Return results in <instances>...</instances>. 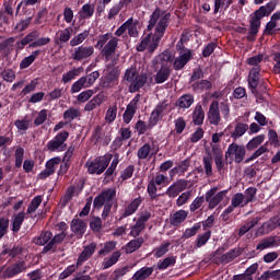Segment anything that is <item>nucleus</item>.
I'll return each instance as SVG.
<instances>
[{
	"instance_id": "f257e3e1",
	"label": "nucleus",
	"mask_w": 280,
	"mask_h": 280,
	"mask_svg": "<svg viewBox=\"0 0 280 280\" xmlns=\"http://www.w3.org/2000/svg\"><path fill=\"white\" fill-rule=\"evenodd\" d=\"M170 21H172V13L156 8L152 14L150 15L148 32H152L158 36H165V32H167V27H170Z\"/></svg>"
},
{
	"instance_id": "f03ea898",
	"label": "nucleus",
	"mask_w": 280,
	"mask_h": 280,
	"mask_svg": "<svg viewBox=\"0 0 280 280\" xmlns=\"http://www.w3.org/2000/svg\"><path fill=\"white\" fill-rule=\"evenodd\" d=\"M117 190L115 188H109L104 190L102 194L96 196L93 201V207L95 209H102L104 207L102 218L106 220L108 215H110V210L113 209V205L117 202L116 199Z\"/></svg>"
},
{
	"instance_id": "7ed1b4c3",
	"label": "nucleus",
	"mask_w": 280,
	"mask_h": 280,
	"mask_svg": "<svg viewBox=\"0 0 280 280\" xmlns=\"http://www.w3.org/2000/svg\"><path fill=\"white\" fill-rule=\"evenodd\" d=\"M124 80L130 83L129 93H137V91L145 86V83L148 82V73H139L137 67L131 66L126 70L124 74Z\"/></svg>"
},
{
	"instance_id": "20e7f679",
	"label": "nucleus",
	"mask_w": 280,
	"mask_h": 280,
	"mask_svg": "<svg viewBox=\"0 0 280 280\" xmlns=\"http://www.w3.org/2000/svg\"><path fill=\"white\" fill-rule=\"evenodd\" d=\"M51 43V38L42 37L38 31H32L28 33L22 40L16 43L18 49H23L25 45H28L31 48L36 47H45V45H49Z\"/></svg>"
},
{
	"instance_id": "39448f33",
	"label": "nucleus",
	"mask_w": 280,
	"mask_h": 280,
	"mask_svg": "<svg viewBox=\"0 0 280 280\" xmlns=\"http://www.w3.org/2000/svg\"><path fill=\"white\" fill-rule=\"evenodd\" d=\"M110 161H113V154H105L86 162L85 167H88L89 174H103L106 167L110 165Z\"/></svg>"
},
{
	"instance_id": "423d86ee",
	"label": "nucleus",
	"mask_w": 280,
	"mask_h": 280,
	"mask_svg": "<svg viewBox=\"0 0 280 280\" xmlns=\"http://www.w3.org/2000/svg\"><path fill=\"white\" fill-rule=\"evenodd\" d=\"M161 36H159L155 33H150L147 36H144L140 44L137 46V51H145L149 50L150 54H152L158 47L159 43H161Z\"/></svg>"
},
{
	"instance_id": "0eeeda50",
	"label": "nucleus",
	"mask_w": 280,
	"mask_h": 280,
	"mask_svg": "<svg viewBox=\"0 0 280 280\" xmlns=\"http://www.w3.org/2000/svg\"><path fill=\"white\" fill-rule=\"evenodd\" d=\"M69 139V131L59 132L52 140L47 143V148L50 152H65L67 150V143H65Z\"/></svg>"
},
{
	"instance_id": "6e6552de",
	"label": "nucleus",
	"mask_w": 280,
	"mask_h": 280,
	"mask_svg": "<svg viewBox=\"0 0 280 280\" xmlns=\"http://www.w3.org/2000/svg\"><path fill=\"white\" fill-rule=\"evenodd\" d=\"M160 185H170V180L166 175L156 173L155 176L149 182V185H148V194L150 198H152V200L156 198V191H158L156 186L160 187Z\"/></svg>"
},
{
	"instance_id": "1a4fd4ad",
	"label": "nucleus",
	"mask_w": 280,
	"mask_h": 280,
	"mask_svg": "<svg viewBox=\"0 0 280 280\" xmlns=\"http://www.w3.org/2000/svg\"><path fill=\"white\" fill-rule=\"evenodd\" d=\"M246 156V148L237 143H232L228 147L225 159H234L235 163H242Z\"/></svg>"
},
{
	"instance_id": "9d476101",
	"label": "nucleus",
	"mask_w": 280,
	"mask_h": 280,
	"mask_svg": "<svg viewBox=\"0 0 280 280\" xmlns=\"http://www.w3.org/2000/svg\"><path fill=\"white\" fill-rule=\"evenodd\" d=\"M224 198H226V190L218 192V187H213L206 192V202H208L209 209H215Z\"/></svg>"
},
{
	"instance_id": "9b49d317",
	"label": "nucleus",
	"mask_w": 280,
	"mask_h": 280,
	"mask_svg": "<svg viewBox=\"0 0 280 280\" xmlns=\"http://www.w3.org/2000/svg\"><path fill=\"white\" fill-rule=\"evenodd\" d=\"M93 54H95V48H93V46L81 45L73 49L71 58H72V60H75L77 62H82V60H86V59L91 58V56H93Z\"/></svg>"
},
{
	"instance_id": "f8f14e48",
	"label": "nucleus",
	"mask_w": 280,
	"mask_h": 280,
	"mask_svg": "<svg viewBox=\"0 0 280 280\" xmlns=\"http://www.w3.org/2000/svg\"><path fill=\"white\" fill-rule=\"evenodd\" d=\"M119 68L108 65L106 70H105V77L103 79V85L108 89L110 86H113V84H115V82H117V80H119Z\"/></svg>"
},
{
	"instance_id": "ddd939ff",
	"label": "nucleus",
	"mask_w": 280,
	"mask_h": 280,
	"mask_svg": "<svg viewBox=\"0 0 280 280\" xmlns=\"http://www.w3.org/2000/svg\"><path fill=\"white\" fill-rule=\"evenodd\" d=\"M208 120L211 126H220V121H222V117L220 116V102L213 101L210 104Z\"/></svg>"
},
{
	"instance_id": "4468645a",
	"label": "nucleus",
	"mask_w": 280,
	"mask_h": 280,
	"mask_svg": "<svg viewBox=\"0 0 280 280\" xmlns=\"http://www.w3.org/2000/svg\"><path fill=\"white\" fill-rule=\"evenodd\" d=\"M139 100H141V95L137 94L127 105V108L122 115L125 124H130V121H132V117H135V114L137 113V105L139 104Z\"/></svg>"
},
{
	"instance_id": "2eb2a0df",
	"label": "nucleus",
	"mask_w": 280,
	"mask_h": 280,
	"mask_svg": "<svg viewBox=\"0 0 280 280\" xmlns=\"http://www.w3.org/2000/svg\"><path fill=\"white\" fill-rule=\"evenodd\" d=\"M25 270H27V264L25 261H18L8 267L3 276L5 279H12V277H16V275H21V272H25Z\"/></svg>"
},
{
	"instance_id": "dca6fc26",
	"label": "nucleus",
	"mask_w": 280,
	"mask_h": 280,
	"mask_svg": "<svg viewBox=\"0 0 280 280\" xmlns=\"http://www.w3.org/2000/svg\"><path fill=\"white\" fill-rule=\"evenodd\" d=\"M188 182L185 179H178L177 182L173 183L166 190V196H168V198H176V196H178V194H180L182 191H185V189H187L188 186Z\"/></svg>"
},
{
	"instance_id": "f3484780",
	"label": "nucleus",
	"mask_w": 280,
	"mask_h": 280,
	"mask_svg": "<svg viewBox=\"0 0 280 280\" xmlns=\"http://www.w3.org/2000/svg\"><path fill=\"white\" fill-rule=\"evenodd\" d=\"M172 75V68H170V63H162L161 69L154 75L155 84H163L170 80Z\"/></svg>"
},
{
	"instance_id": "a211bd4d",
	"label": "nucleus",
	"mask_w": 280,
	"mask_h": 280,
	"mask_svg": "<svg viewBox=\"0 0 280 280\" xmlns=\"http://www.w3.org/2000/svg\"><path fill=\"white\" fill-rule=\"evenodd\" d=\"M119 45V38L112 37L107 45H105L102 49V55L104 56L105 60L108 62V60L113 59V55L117 51V46Z\"/></svg>"
},
{
	"instance_id": "6ab92c4d",
	"label": "nucleus",
	"mask_w": 280,
	"mask_h": 280,
	"mask_svg": "<svg viewBox=\"0 0 280 280\" xmlns=\"http://www.w3.org/2000/svg\"><path fill=\"white\" fill-rule=\"evenodd\" d=\"M277 226L280 228V217L276 215L273 218H271L269 221L265 222L257 231V233H259L260 235H266L272 231H275V229H277Z\"/></svg>"
},
{
	"instance_id": "aec40b11",
	"label": "nucleus",
	"mask_w": 280,
	"mask_h": 280,
	"mask_svg": "<svg viewBox=\"0 0 280 280\" xmlns=\"http://www.w3.org/2000/svg\"><path fill=\"white\" fill-rule=\"evenodd\" d=\"M191 58V50H184V52L180 51L179 56L175 59L173 63V69H175V71H180V69H184L185 65H187V62H189Z\"/></svg>"
},
{
	"instance_id": "412c9836",
	"label": "nucleus",
	"mask_w": 280,
	"mask_h": 280,
	"mask_svg": "<svg viewBox=\"0 0 280 280\" xmlns=\"http://www.w3.org/2000/svg\"><path fill=\"white\" fill-rule=\"evenodd\" d=\"M260 71H261V69L259 67H254L249 72L248 84H249V89H252V93L254 95L259 94V92H257V86H259V72Z\"/></svg>"
},
{
	"instance_id": "4be33fe9",
	"label": "nucleus",
	"mask_w": 280,
	"mask_h": 280,
	"mask_svg": "<svg viewBox=\"0 0 280 280\" xmlns=\"http://www.w3.org/2000/svg\"><path fill=\"white\" fill-rule=\"evenodd\" d=\"M95 248H97V244L95 243H91L90 245L85 246L77 260V266H82L84 261H89V259L93 257Z\"/></svg>"
},
{
	"instance_id": "5701e85b",
	"label": "nucleus",
	"mask_w": 280,
	"mask_h": 280,
	"mask_svg": "<svg viewBox=\"0 0 280 280\" xmlns=\"http://www.w3.org/2000/svg\"><path fill=\"white\" fill-rule=\"evenodd\" d=\"M71 32H73V28L71 27L59 30L55 36L56 45H65V43H69V40H71Z\"/></svg>"
},
{
	"instance_id": "b1692460",
	"label": "nucleus",
	"mask_w": 280,
	"mask_h": 280,
	"mask_svg": "<svg viewBox=\"0 0 280 280\" xmlns=\"http://www.w3.org/2000/svg\"><path fill=\"white\" fill-rule=\"evenodd\" d=\"M165 110H167V103H160L151 113L150 120L156 126V124H159L163 117V113H165Z\"/></svg>"
},
{
	"instance_id": "393cba45",
	"label": "nucleus",
	"mask_w": 280,
	"mask_h": 280,
	"mask_svg": "<svg viewBox=\"0 0 280 280\" xmlns=\"http://www.w3.org/2000/svg\"><path fill=\"white\" fill-rule=\"evenodd\" d=\"M188 215L189 212H187L186 210H178L171 217L170 224H172V226H180V224H183V222L187 220Z\"/></svg>"
},
{
	"instance_id": "a878e982",
	"label": "nucleus",
	"mask_w": 280,
	"mask_h": 280,
	"mask_svg": "<svg viewBox=\"0 0 280 280\" xmlns=\"http://www.w3.org/2000/svg\"><path fill=\"white\" fill-rule=\"evenodd\" d=\"M141 202H143V199L141 197H138L136 199H133L126 208H125V212L122 213L121 218H128L130 215H132V213L137 212V209H139V207L141 206Z\"/></svg>"
},
{
	"instance_id": "bb28decb",
	"label": "nucleus",
	"mask_w": 280,
	"mask_h": 280,
	"mask_svg": "<svg viewBox=\"0 0 280 280\" xmlns=\"http://www.w3.org/2000/svg\"><path fill=\"white\" fill-rule=\"evenodd\" d=\"M139 26V21L130 18L125 22L126 31L128 32V35L132 38H137L139 36V30L137 28Z\"/></svg>"
},
{
	"instance_id": "cd10ccee",
	"label": "nucleus",
	"mask_w": 280,
	"mask_h": 280,
	"mask_svg": "<svg viewBox=\"0 0 280 280\" xmlns=\"http://www.w3.org/2000/svg\"><path fill=\"white\" fill-rule=\"evenodd\" d=\"M143 242H145L143 240V237H138L136 240H131L129 243L126 244L125 246V253L127 255H130L132 253H135L136 250H139V248H141V246H143Z\"/></svg>"
},
{
	"instance_id": "c85d7f7f",
	"label": "nucleus",
	"mask_w": 280,
	"mask_h": 280,
	"mask_svg": "<svg viewBox=\"0 0 280 280\" xmlns=\"http://www.w3.org/2000/svg\"><path fill=\"white\" fill-rule=\"evenodd\" d=\"M242 255V252L237 248L231 249L230 252L223 254L220 258L219 261L220 264H231L233 259H237Z\"/></svg>"
},
{
	"instance_id": "c756f323",
	"label": "nucleus",
	"mask_w": 280,
	"mask_h": 280,
	"mask_svg": "<svg viewBox=\"0 0 280 280\" xmlns=\"http://www.w3.org/2000/svg\"><path fill=\"white\" fill-rule=\"evenodd\" d=\"M65 237H67V233L65 232L56 234L54 237H51L50 242L43 248V253H49V250H51V248H54L56 244H62V242H65Z\"/></svg>"
},
{
	"instance_id": "7c9ffc66",
	"label": "nucleus",
	"mask_w": 280,
	"mask_h": 280,
	"mask_svg": "<svg viewBox=\"0 0 280 280\" xmlns=\"http://www.w3.org/2000/svg\"><path fill=\"white\" fill-rule=\"evenodd\" d=\"M71 231L77 233V235H82L86 233V222L81 219H73L71 221Z\"/></svg>"
},
{
	"instance_id": "2f4dec72",
	"label": "nucleus",
	"mask_w": 280,
	"mask_h": 280,
	"mask_svg": "<svg viewBox=\"0 0 280 280\" xmlns=\"http://www.w3.org/2000/svg\"><path fill=\"white\" fill-rule=\"evenodd\" d=\"M154 126H156L150 118H149V124H147L143 120H138L136 122V130L138 132L139 136L141 135H145V132H148V130H152V128H154Z\"/></svg>"
},
{
	"instance_id": "473e14b6",
	"label": "nucleus",
	"mask_w": 280,
	"mask_h": 280,
	"mask_svg": "<svg viewBox=\"0 0 280 280\" xmlns=\"http://www.w3.org/2000/svg\"><path fill=\"white\" fill-rule=\"evenodd\" d=\"M259 27H261V21L255 18L249 20V35L247 36V40H255L253 36H257L259 33Z\"/></svg>"
},
{
	"instance_id": "72a5a7b5",
	"label": "nucleus",
	"mask_w": 280,
	"mask_h": 280,
	"mask_svg": "<svg viewBox=\"0 0 280 280\" xmlns=\"http://www.w3.org/2000/svg\"><path fill=\"white\" fill-rule=\"evenodd\" d=\"M51 237L54 234L50 231L42 232L40 235L36 236L33 242L36 246H45V244H49L51 242Z\"/></svg>"
},
{
	"instance_id": "f704fd0d",
	"label": "nucleus",
	"mask_w": 280,
	"mask_h": 280,
	"mask_svg": "<svg viewBox=\"0 0 280 280\" xmlns=\"http://www.w3.org/2000/svg\"><path fill=\"white\" fill-rule=\"evenodd\" d=\"M248 131V124L244 122H237L234 131L231 133V138L234 139V141H237L240 137H244L246 132Z\"/></svg>"
},
{
	"instance_id": "c9c22d12",
	"label": "nucleus",
	"mask_w": 280,
	"mask_h": 280,
	"mask_svg": "<svg viewBox=\"0 0 280 280\" xmlns=\"http://www.w3.org/2000/svg\"><path fill=\"white\" fill-rule=\"evenodd\" d=\"M192 121L196 126H202L205 122V109H202V105H197L192 113Z\"/></svg>"
},
{
	"instance_id": "e433bc0d",
	"label": "nucleus",
	"mask_w": 280,
	"mask_h": 280,
	"mask_svg": "<svg viewBox=\"0 0 280 280\" xmlns=\"http://www.w3.org/2000/svg\"><path fill=\"white\" fill-rule=\"evenodd\" d=\"M277 244V237L276 236H268L262 238L256 246L257 250H266V248H272Z\"/></svg>"
},
{
	"instance_id": "4c0bfd02",
	"label": "nucleus",
	"mask_w": 280,
	"mask_h": 280,
	"mask_svg": "<svg viewBox=\"0 0 280 280\" xmlns=\"http://www.w3.org/2000/svg\"><path fill=\"white\" fill-rule=\"evenodd\" d=\"M82 71H84V69L82 67L74 68V69L68 71L67 73H63L61 81L63 82V84H67V83L71 82V80H74L75 78H78V75H80L82 73Z\"/></svg>"
},
{
	"instance_id": "58836bf2",
	"label": "nucleus",
	"mask_w": 280,
	"mask_h": 280,
	"mask_svg": "<svg viewBox=\"0 0 280 280\" xmlns=\"http://www.w3.org/2000/svg\"><path fill=\"white\" fill-rule=\"evenodd\" d=\"M150 154H152V145H150V143H144L138 149L137 152L139 161H145V159H150Z\"/></svg>"
},
{
	"instance_id": "ea45409f",
	"label": "nucleus",
	"mask_w": 280,
	"mask_h": 280,
	"mask_svg": "<svg viewBox=\"0 0 280 280\" xmlns=\"http://www.w3.org/2000/svg\"><path fill=\"white\" fill-rule=\"evenodd\" d=\"M154 272V268L152 267H142L140 270H138L133 276V280H145L150 275Z\"/></svg>"
},
{
	"instance_id": "a19ab883",
	"label": "nucleus",
	"mask_w": 280,
	"mask_h": 280,
	"mask_svg": "<svg viewBox=\"0 0 280 280\" xmlns=\"http://www.w3.org/2000/svg\"><path fill=\"white\" fill-rule=\"evenodd\" d=\"M119 257H121V252H114L109 258H105L103 261V270H108V268L115 266V264L119 261Z\"/></svg>"
},
{
	"instance_id": "79ce46f5",
	"label": "nucleus",
	"mask_w": 280,
	"mask_h": 280,
	"mask_svg": "<svg viewBox=\"0 0 280 280\" xmlns=\"http://www.w3.org/2000/svg\"><path fill=\"white\" fill-rule=\"evenodd\" d=\"M25 221V212H20L15 215H13V222H12V231L13 233H19L21 231V225Z\"/></svg>"
},
{
	"instance_id": "37998d69",
	"label": "nucleus",
	"mask_w": 280,
	"mask_h": 280,
	"mask_svg": "<svg viewBox=\"0 0 280 280\" xmlns=\"http://www.w3.org/2000/svg\"><path fill=\"white\" fill-rule=\"evenodd\" d=\"M191 104H194V95L191 94H184L177 101L179 108H190Z\"/></svg>"
},
{
	"instance_id": "c03bdc74",
	"label": "nucleus",
	"mask_w": 280,
	"mask_h": 280,
	"mask_svg": "<svg viewBox=\"0 0 280 280\" xmlns=\"http://www.w3.org/2000/svg\"><path fill=\"white\" fill-rule=\"evenodd\" d=\"M95 12V5L91 3H86L82 7V9L79 11V16L81 19H91Z\"/></svg>"
},
{
	"instance_id": "a18cd8bd",
	"label": "nucleus",
	"mask_w": 280,
	"mask_h": 280,
	"mask_svg": "<svg viewBox=\"0 0 280 280\" xmlns=\"http://www.w3.org/2000/svg\"><path fill=\"white\" fill-rule=\"evenodd\" d=\"M265 140H266V135H258L246 144V148L247 150L253 151L259 148V145H261V143H264Z\"/></svg>"
},
{
	"instance_id": "49530a36",
	"label": "nucleus",
	"mask_w": 280,
	"mask_h": 280,
	"mask_svg": "<svg viewBox=\"0 0 280 280\" xmlns=\"http://www.w3.org/2000/svg\"><path fill=\"white\" fill-rule=\"evenodd\" d=\"M257 224H259V218L257 217L252 219L250 222L245 223L238 231L240 237H242V235H246V233H248V231L252 229H255Z\"/></svg>"
},
{
	"instance_id": "de8ad7c7",
	"label": "nucleus",
	"mask_w": 280,
	"mask_h": 280,
	"mask_svg": "<svg viewBox=\"0 0 280 280\" xmlns=\"http://www.w3.org/2000/svg\"><path fill=\"white\" fill-rule=\"evenodd\" d=\"M38 56H40V50L33 51L31 56L25 57L21 61L20 69H27V67H30L34 62V60H36V58H38Z\"/></svg>"
},
{
	"instance_id": "09e8293b",
	"label": "nucleus",
	"mask_w": 280,
	"mask_h": 280,
	"mask_svg": "<svg viewBox=\"0 0 280 280\" xmlns=\"http://www.w3.org/2000/svg\"><path fill=\"white\" fill-rule=\"evenodd\" d=\"M40 205H43V196L34 197L27 208L26 213H28V214L36 213V209H38V207H40Z\"/></svg>"
},
{
	"instance_id": "8fccbe9b",
	"label": "nucleus",
	"mask_w": 280,
	"mask_h": 280,
	"mask_svg": "<svg viewBox=\"0 0 280 280\" xmlns=\"http://www.w3.org/2000/svg\"><path fill=\"white\" fill-rule=\"evenodd\" d=\"M231 205L237 209V207H246V199H244V194L237 192L231 199Z\"/></svg>"
},
{
	"instance_id": "3c124183",
	"label": "nucleus",
	"mask_w": 280,
	"mask_h": 280,
	"mask_svg": "<svg viewBox=\"0 0 280 280\" xmlns=\"http://www.w3.org/2000/svg\"><path fill=\"white\" fill-rule=\"evenodd\" d=\"M86 38H89V31H84L83 33L75 35L70 40V47H78V45H82V42L86 40Z\"/></svg>"
},
{
	"instance_id": "603ef678",
	"label": "nucleus",
	"mask_w": 280,
	"mask_h": 280,
	"mask_svg": "<svg viewBox=\"0 0 280 280\" xmlns=\"http://www.w3.org/2000/svg\"><path fill=\"white\" fill-rule=\"evenodd\" d=\"M269 152L268 143L262 144L259 149H257L246 161L245 163H250V161H255V159H259L262 154Z\"/></svg>"
},
{
	"instance_id": "864d4df0",
	"label": "nucleus",
	"mask_w": 280,
	"mask_h": 280,
	"mask_svg": "<svg viewBox=\"0 0 280 280\" xmlns=\"http://www.w3.org/2000/svg\"><path fill=\"white\" fill-rule=\"evenodd\" d=\"M203 167L206 175L213 176V158L211 155L203 156Z\"/></svg>"
},
{
	"instance_id": "5fc2aeb1",
	"label": "nucleus",
	"mask_w": 280,
	"mask_h": 280,
	"mask_svg": "<svg viewBox=\"0 0 280 280\" xmlns=\"http://www.w3.org/2000/svg\"><path fill=\"white\" fill-rule=\"evenodd\" d=\"M190 162L189 160H184L183 162H180V164L177 167H174L173 170L170 171V176H176V174H178V172H187V170L189 168Z\"/></svg>"
},
{
	"instance_id": "6e6d98bb",
	"label": "nucleus",
	"mask_w": 280,
	"mask_h": 280,
	"mask_svg": "<svg viewBox=\"0 0 280 280\" xmlns=\"http://www.w3.org/2000/svg\"><path fill=\"white\" fill-rule=\"evenodd\" d=\"M49 113L47 109H42L40 112L37 113L35 119H34V126H43L45 121H47Z\"/></svg>"
},
{
	"instance_id": "4d7b16f0",
	"label": "nucleus",
	"mask_w": 280,
	"mask_h": 280,
	"mask_svg": "<svg viewBox=\"0 0 280 280\" xmlns=\"http://www.w3.org/2000/svg\"><path fill=\"white\" fill-rule=\"evenodd\" d=\"M81 89H89L86 86V79L83 77L72 84L71 93H80Z\"/></svg>"
},
{
	"instance_id": "13d9d810",
	"label": "nucleus",
	"mask_w": 280,
	"mask_h": 280,
	"mask_svg": "<svg viewBox=\"0 0 280 280\" xmlns=\"http://www.w3.org/2000/svg\"><path fill=\"white\" fill-rule=\"evenodd\" d=\"M243 196L245 199V205L253 202V200H255V197L257 196V188L255 187L247 188Z\"/></svg>"
},
{
	"instance_id": "bf43d9fd",
	"label": "nucleus",
	"mask_w": 280,
	"mask_h": 280,
	"mask_svg": "<svg viewBox=\"0 0 280 280\" xmlns=\"http://www.w3.org/2000/svg\"><path fill=\"white\" fill-rule=\"evenodd\" d=\"M0 75L4 82H13L16 80V72H14L12 69H4Z\"/></svg>"
},
{
	"instance_id": "052dcab7",
	"label": "nucleus",
	"mask_w": 280,
	"mask_h": 280,
	"mask_svg": "<svg viewBox=\"0 0 280 280\" xmlns=\"http://www.w3.org/2000/svg\"><path fill=\"white\" fill-rule=\"evenodd\" d=\"M78 117H80V110L73 107H70L63 113V119H68V121H72V119H78Z\"/></svg>"
},
{
	"instance_id": "680f3d73",
	"label": "nucleus",
	"mask_w": 280,
	"mask_h": 280,
	"mask_svg": "<svg viewBox=\"0 0 280 280\" xmlns=\"http://www.w3.org/2000/svg\"><path fill=\"white\" fill-rule=\"evenodd\" d=\"M170 242L162 243L158 248H155L154 256L161 258L163 255H166L167 250H170Z\"/></svg>"
},
{
	"instance_id": "e2e57ef3",
	"label": "nucleus",
	"mask_w": 280,
	"mask_h": 280,
	"mask_svg": "<svg viewBox=\"0 0 280 280\" xmlns=\"http://www.w3.org/2000/svg\"><path fill=\"white\" fill-rule=\"evenodd\" d=\"M117 119V106H112L107 109L105 120L107 124H113Z\"/></svg>"
},
{
	"instance_id": "0e129e2a",
	"label": "nucleus",
	"mask_w": 280,
	"mask_h": 280,
	"mask_svg": "<svg viewBox=\"0 0 280 280\" xmlns=\"http://www.w3.org/2000/svg\"><path fill=\"white\" fill-rule=\"evenodd\" d=\"M90 229H92L94 233H100V231H102V219L93 217L90 221Z\"/></svg>"
},
{
	"instance_id": "69168bd1",
	"label": "nucleus",
	"mask_w": 280,
	"mask_h": 280,
	"mask_svg": "<svg viewBox=\"0 0 280 280\" xmlns=\"http://www.w3.org/2000/svg\"><path fill=\"white\" fill-rule=\"evenodd\" d=\"M117 246V242L110 241L105 243L104 247L98 252V255H108V253H113Z\"/></svg>"
},
{
	"instance_id": "338daca9",
	"label": "nucleus",
	"mask_w": 280,
	"mask_h": 280,
	"mask_svg": "<svg viewBox=\"0 0 280 280\" xmlns=\"http://www.w3.org/2000/svg\"><path fill=\"white\" fill-rule=\"evenodd\" d=\"M189 198H191V190L183 192L177 199L176 205L177 207H183L189 202Z\"/></svg>"
},
{
	"instance_id": "774afa93",
	"label": "nucleus",
	"mask_w": 280,
	"mask_h": 280,
	"mask_svg": "<svg viewBox=\"0 0 280 280\" xmlns=\"http://www.w3.org/2000/svg\"><path fill=\"white\" fill-rule=\"evenodd\" d=\"M15 167H21L23 165V156H25V150L21 147H19L15 150Z\"/></svg>"
}]
</instances>
